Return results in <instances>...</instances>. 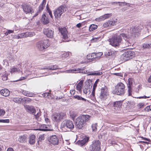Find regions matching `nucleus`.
I'll return each instance as SVG.
<instances>
[{
  "mask_svg": "<svg viewBox=\"0 0 151 151\" xmlns=\"http://www.w3.org/2000/svg\"><path fill=\"white\" fill-rule=\"evenodd\" d=\"M35 35V33L34 32H26L18 34L17 37L18 39L22 38L28 37H31Z\"/></svg>",
  "mask_w": 151,
  "mask_h": 151,
  "instance_id": "dca6fc26",
  "label": "nucleus"
},
{
  "mask_svg": "<svg viewBox=\"0 0 151 151\" xmlns=\"http://www.w3.org/2000/svg\"><path fill=\"white\" fill-rule=\"evenodd\" d=\"M101 143L99 140L93 141L92 144L90 147V151H100Z\"/></svg>",
  "mask_w": 151,
  "mask_h": 151,
  "instance_id": "0eeeda50",
  "label": "nucleus"
},
{
  "mask_svg": "<svg viewBox=\"0 0 151 151\" xmlns=\"http://www.w3.org/2000/svg\"><path fill=\"white\" fill-rule=\"evenodd\" d=\"M21 91L23 95L31 97L35 96V94L34 93L28 91L22 90Z\"/></svg>",
  "mask_w": 151,
  "mask_h": 151,
  "instance_id": "6ab92c4d",
  "label": "nucleus"
},
{
  "mask_svg": "<svg viewBox=\"0 0 151 151\" xmlns=\"http://www.w3.org/2000/svg\"><path fill=\"white\" fill-rule=\"evenodd\" d=\"M24 108L26 111L28 112L33 115L35 114L36 110L33 106L24 105Z\"/></svg>",
  "mask_w": 151,
  "mask_h": 151,
  "instance_id": "ddd939ff",
  "label": "nucleus"
},
{
  "mask_svg": "<svg viewBox=\"0 0 151 151\" xmlns=\"http://www.w3.org/2000/svg\"><path fill=\"white\" fill-rule=\"evenodd\" d=\"M67 124L66 120H65L63 121L61 124L60 125V128L62 129V130L64 131H68V129L67 128Z\"/></svg>",
  "mask_w": 151,
  "mask_h": 151,
  "instance_id": "aec40b11",
  "label": "nucleus"
},
{
  "mask_svg": "<svg viewBox=\"0 0 151 151\" xmlns=\"http://www.w3.org/2000/svg\"><path fill=\"white\" fill-rule=\"evenodd\" d=\"M89 139L88 137L84 138L83 139L78 142V143L81 146H83L87 143Z\"/></svg>",
  "mask_w": 151,
  "mask_h": 151,
  "instance_id": "7c9ffc66",
  "label": "nucleus"
},
{
  "mask_svg": "<svg viewBox=\"0 0 151 151\" xmlns=\"http://www.w3.org/2000/svg\"><path fill=\"white\" fill-rule=\"evenodd\" d=\"M122 104V101H119L115 102L114 103V106L115 107H117L120 108Z\"/></svg>",
  "mask_w": 151,
  "mask_h": 151,
  "instance_id": "f704fd0d",
  "label": "nucleus"
},
{
  "mask_svg": "<svg viewBox=\"0 0 151 151\" xmlns=\"http://www.w3.org/2000/svg\"><path fill=\"white\" fill-rule=\"evenodd\" d=\"M132 87H128V95L130 96L132 95Z\"/></svg>",
  "mask_w": 151,
  "mask_h": 151,
  "instance_id": "8fccbe9b",
  "label": "nucleus"
},
{
  "mask_svg": "<svg viewBox=\"0 0 151 151\" xmlns=\"http://www.w3.org/2000/svg\"><path fill=\"white\" fill-rule=\"evenodd\" d=\"M97 27V26L95 24H91L90 26L89 27V30L90 31H93L96 29Z\"/></svg>",
  "mask_w": 151,
  "mask_h": 151,
  "instance_id": "58836bf2",
  "label": "nucleus"
},
{
  "mask_svg": "<svg viewBox=\"0 0 151 151\" xmlns=\"http://www.w3.org/2000/svg\"><path fill=\"white\" fill-rule=\"evenodd\" d=\"M70 115L71 116L73 119H74L77 116L76 114L74 112H72L70 114Z\"/></svg>",
  "mask_w": 151,
  "mask_h": 151,
  "instance_id": "6e6d98bb",
  "label": "nucleus"
},
{
  "mask_svg": "<svg viewBox=\"0 0 151 151\" xmlns=\"http://www.w3.org/2000/svg\"><path fill=\"white\" fill-rule=\"evenodd\" d=\"M46 0H43L41 4L40 5L45 7V4H46Z\"/></svg>",
  "mask_w": 151,
  "mask_h": 151,
  "instance_id": "69168bd1",
  "label": "nucleus"
},
{
  "mask_svg": "<svg viewBox=\"0 0 151 151\" xmlns=\"http://www.w3.org/2000/svg\"><path fill=\"white\" fill-rule=\"evenodd\" d=\"M32 101V99L29 98L24 97L22 98V104L24 106L25 104H29Z\"/></svg>",
  "mask_w": 151,
  "mask_h": 151,
  "instance_id": "cd10ccee",
  "label": "nucleus"
},
{
  "mask_svg": "<svg viewBox=\"0 0 151 151\" xmlns=\"http://www.w3.org/2000/svg\"><path fill=\"white\" fill-rule=\"evenodd\" d=\"M49 142L52 144L55 145H58L59 143V140L57 136L53 135L50 136L48 139Z\"/></svg>",
  "mask_w": 151,
  "mask_h": 151,
  "instance_id": "f8f14e48",
  "label": "nucleus"
},
{
  "mask_svg": "<svg viewBox=\"0 0 151 151\" xmlns=\"http://www.w3.org/2000/svg\"><path fill=\"white\" fill-rule=\"evenodd\" d=\"M9 58L8 57L7 58L4 60H3L4 62V65H5L6 66H9Z\"/></svg>",
  "mask_w": 151,
  "mask_h": 151,
  "instance_id": "ea45409f",
  "label": "nucleus"
},
{
  "mask_svg": "<svg viewBox=\"0 0 151 151\" xmlns=\"http://www.w3.org/2000/svg\"><path fill=\"white\" fill-rule=\"evenodd\" d=\"M59 32L62 35V38L64 39H66L68 38V33L67 29L65 27L59 28Z\"/></svg>",
  "mask_w": 151,
  "mask_h": 151,
  "instance_id": "2eb2a0df",
  "label": "nucleus"
},
{
  "mask_svg": "<svg viewBox=\"0 0 151 151\" xmlns=\"http://www.w3.org/2000/svg\"><path fill=\"white\" fill-rule=\"evenodd\" d=\"M49 126L47 125L43 124L40 126L39 128L36 129V130L46 131L50 130L48 128Z\"/></svg>",
  "mask_w": 151,
  "mask_h": 151,
  "instance_id": "a211bd4d",
  "label": "nucleus"
},
{
  "mask_svg": "<svg viewBox=\"0 0 151 151\" xmlns=\"http://www.w3.org/2000/svg\"><path fill=\"white\" fill-rule=\"evenodd\" d=\"M91 116L88 115H82L77 118L76 127L79 129H82L83 127L90 122Z\"/></svg>",
  "mask_w": 151,
  "mask_h": 151,
  "instance_id": "f257e3e1",
  "label": "nucleus"
},
{
  "mask_svg": "<svg viewBox=\"0 0 151 151\" xmlns=\"http://www.w3.org/2000/svg\"><path fill=\"white\" fill-rule=\"evenodd\" d=\"M96 53H92L91 54H90V56H93V58L94 61H95L96 59L98 58L97 56Z\"/></svg>",
  "mask_w": 151,
  "mask_h": 151,
  "instance_id": "de8ad7c7",
  "label": "nucleus"
},
{
  "mask_svg": "<svg viewBox=\"0 0 151 151\" xmlns=\"http://www.w3.org/2000/svg\"><path fill=\"white\" fill-rule=\"evenodd\" d=\"M125 86L122 83H118L115 86L114 92L117 95H121L124 94L125 92Z\"/></svg>",
  "mask_w": 151,
  "mask_h": 151,
  "instance_id": "39448f33",
  "label": "nucleus"
},
{
  "mask_svg": "<svg viewBox=\"0 0 151 151\" xmlns=\"http://www.w3.org/2000/svg\"><path fill=\"white\" fill-rule=\"evenodd\" d=\"M5 111L2 109H1L0 108V116H3L5 113Z\"/></svg>",
  "mask_w": 151,
  "mask_h": 151,
  "instance_id": "864d4df0",
  "label": "nucleus"
},
{
  "mask_svg": "<svg viewBox=\"0 0 151 151\" xmlns=\"http://www.w3.org/2000/svg\"><path fill=\"white\" fill-rule=\"evenodd\" d=\"M12 99L16 103L22 104V98L14 97L12 98Z\"/></svg>",
  "mask_w": 151,
  "mask_h": 151,
  "instance_id": "c756f323",
  "label": "nucleus"
},
{
  "mask_svg": "<svg viewBox=\"0 0 151 151\" xmlns=\"http://www.w3.org/2000/svg\"><path fill=\"white\" fill-rule=\"evenodd\" d=\"M128 39L126 40H125V42H124L125 43V46L126 47L130 46L131 45V44L129 42Z\"/></svg>",
  "mask_w": 151,
  "mask_h": 151,
  "instance_id": "09e8293b",
  "label": "nucleus"
},
{
  "mask_svg": "<svg viewBox=\"0 0 151 151\" xmlns=\"http://www.w3.org/2000/svg\"><path fill=\"white\" fill-rule=\"evenodd\" d=\"M19 68L16 67H14L11 69L10 72L12 73H15L16 72L19 71Z\"/></svg>",
  "mask_w": 151,
  "mask_h": 151,
  "instance_id": "a19ab883",
  "label": "nucleus"
},
{
  "mask_svg": "<svg viewBox=\"0 0 151 151\" xmlns=\"http://www.w3.org/2000/svg\"><path fill=\"white\" fill-rule=\"evenodd\" d=\"M85 69V67H84ZM85 69H84V70ZM82 70H78L79 72H78L79 73H82L83 74H87L88 76H100L102 74V72L100 71H95L92 72V71H89L87 70H85L84 71Z\"/></svg>",
  "mask_w": 151,
  "mask_h": 151,
  "instance_id": "9d476101",
  "label": "nucleus"
},
{
  "mask_svg": "<svg viewBox=\"0 0 151 151\" xmlns=\"http://www.w3.org/2000/svg\"><path fill=\"white\" fill-rule=\"evenodd\" d=\"M35 137L36 136L34 134H32L30 136L29 142L30 144L33 145L35 143Z\"/></svg>",
  "mask_w": 151,
  "mask_h": 151,
  "instance_id": "c85d7f7f",
  "label": "nucleus"
},
{
  "mask_svg": "<svg viewBox=\"0 0 151 151\" xmlns=\"http://www.w3.org/2000/svg\"><path fill=\"white\" fill-rule=\"evenodd\" d=\"M66 7L61 6L54 10V14L55 18L57 19L60 18L62 14L66 10Z\"/></svg>",
  "mask_w": 151,
  "mask_h": 151,
  "instance_id": "423d86ee",
  "label": "nucleus"
},
{
  "mask_svg": "<svg viewBox=\"0 0 151 151\" xmlns=\"http://www.w3.org/2000/svg\"><path fill=\"white\" fill-rule=\"evenodd\" d=\"M44 134L40 135L39 137V141H41L44 139Z\"/></svg>",
  "mask_w": 151,
  "mask_h": 151,
  "instance_id": "4d7b16f0",
  "label": "nucleus"
},
{
  "mask_svg": "<svg viewBox=\"0 0 151 151\" xmlns=\"http://www.w3.org/2000/svg\"><path fill=\"white\" fill-rule=\"evenodd\" d=\"M46 8L47 9V12H48L49 13V15H50V17L51 18H52L53 16H52V14L51 11V10H50V9L49 8V6H48V4H47V5Z\"/></svg>",
  "mask_w": 151,
  "mask_h": 151,
  "instance_id": "37998d69",
  "label": "nucleus"
},
{
  "mask_svg": "<svg viewBox=\"0 0 151 151\" xmlns=\"http://www.w3.org/2000/svg\"><path fill=\"white\" fill-rule=\"evenodd\" d=\"M41 21L45 24H47L49 23V19L44 14L42 15L41 18Z\"/></svg>",
  "mask_w": 151,
  "mask_h": 151,
  "instance_id": "2f4dec72",
  "label": "nucleus"
},
{
  "mask_svg": "<svg viewBox=\"0 0 151 151\" xmlns=\"http://www.w3.org/2000/svg\"><path fill=\"white\" fill-rule=\"evenodd\" d=\"M44 7H44L43 6L40 5V6L38 7V11H39L40 12H42V10L44 8Z\"/></svg>",
  "mask_w": 151,
  "mask_h": 151,
  "instance_id": "680f3d73",
  "label": "nucleus"
},
{
  "mask_svg": "<svg viewBox=\"0 0 151 151\" xmlns=\"http://www.w3.org/2000/svg\"><path fill=\"white\" fill-rule=\"evenodd\" d=\"M142 47L143 49L151 48V43L146 42L143 44L142 45Z\"/></svg>",
  "mask_w": 151,
  "mask_h": 151,
  "instance_id": "72a5a7b5",
  "label": "nucleus"
},
{
  "mask_svg": "<svg viewBox=\"0 0 151 151\" xmlns=\"http://www.w3.org/2000/svg\"><path fill=\"white\" fill-rule=\"evenodd\" d=\"M127 103L129 106H133L135 104V102L133 101H128L127 102Z\"/></svg>",
  "mask_w": 151,
  "mask_h": 151,
  "instance_id": "c03bdc74",
  "label": "nucleus"
},
{
  "mask_svg": "<svg viewBox=\"0 0 151 151\" xmlns=\"http://www.w3.org/2000/svg\"><path fill=\"white\" fill-rule=\"evenodd\" d=\"M84 69V68H76L65 70V72L66 73H74V71H78V70H82Z\"/></svg>",
  "mask_w": 151,
  "mask_h": 151,
  "instance_id": "5701e85b",
  "label": "nucleus"
},
{
  "mask_svg": "<svg viewBox=\"0 0 151 151\" xmlns=\"http://www.w3.org/2000/svg\"><path fill=\"white\" fill-rule=\"evenodd\" d=\"M135 55L134 52L132 51H128L125 52L122 55V57L124 60H128L132 59Z\"/></svg>",
  "mask_w": 151,
  "mask_h": 151,
  "instance_id": "6e6552de",
  "label": "nucleus"
},
{
  "mask_svg": "<svg viewBox=\"0 0 151 151\" xmlns=\"http://www.w3.org/2000/svg\"><path fill=\"white\" fill-rule=\"evenodd\" d=\"M27 136L26 135H23L19 137L18 140L20 143H24L26 142Z\"/></svg>",
  "mask_w": 151,
  "mask_h": 151,
  "instance_id": "bb28decb",
  "label": "nucleus"
},
{
  "mask_svg": "<svg viewBox=\"0 0 151 151\" xmlns=\"http://www.w3.org/2000/svg\"><path fill=\"white\" fill-rule=\"evenodd\" d=\"M99 79H97L93 85V86L94 87H96L97 86V84L98 82H99Z\"/></svg>",
  "mask_w": 151,
  "mask_h": 151,
  "instance_id": "338daca9",
  "label": "nucleus"
},
{
  "mask_svg": "<svg viewBox=\"0 0 151 151\" xmlns=\"http://www.w3.org/2000/svg\"><path fill=\"white\" fill-rule=\"evenodd\" d=\"M44 34L49 38H52L54 35V32L49 28H45L43 30Z\"/></svg>",
  "mask_w": 151,
  "mask_h": 151,
  "instance_id": "4468645a",
  "label": "nucleus"
},
{
  "mask_svg": "<svg viewBox=\"0 0 151 151\" xmlns=\"http://www.w3.org/2000/svg\"><path fill=\"white\" fill-rule=\"evenodd\" d=\"M96 21L97 22H100L104 20L103 17L102 16L96 18L95 19Z\"/></svg>",
  "mask_w": 151,
  "mask_h": 151,
  "instance_id": "3c124183",
  "label": "nucleus"
},
{
  "mask_svg": "<svg viewBox=\"0 0 151 151\" xmlns=\"http://www.w3.org/2000/svg\"><path fill=\"white\" fill-rule=\"evenodd\" d=\"M22 8L26 14L32 13L33 9L32 7L30 6L27 5H24L22 6Z\"/></svg>",
  "mask_w": 151,
  "mask_h": 151,
  "instance_id": "f3484780",
  "label": "nucleus"
},
{
  "mask_svg": "<svg viewBox=\"0 0 151 151\" xmlns=\"http://www.w3.org/2000/svg\"><path fill=\"white\" fill-rule=\"evenodd\" d=\"M9 120L7 119H0V122L2 123H9Z\"/></svg>",
  "mask_w": 151,
  "mask_h": 151,
  "instance_id": "13d9d810",
  "label": "nucleus"
},
{
  "mask_svg": "<svg viewBox=\"0 0 151 151\" xmlns=\"http://www.w3.org/2000/svg\"><path fill=\"white\" fill-rule=\"evenodd\" d=\"M69 55V54L68 52H66L64 53L62 57L65 58H66L68 57Z\"/></svg>",
  "mask_w": 151,
  "mask_h": 151,
  "instance_id": "052dcab7",
  "label": "nucleus"
},
{
  "mask_svg": "<svg viewBox=\"0 0 151 151\" xmlns=\"http://www.w3.org/2000/svg\"><path fill=\"white\" fill-rule=\"evenodd\" d=\"M118 36L120 37L121 38L122 37L125 40L129 39V38H130L132 37L130 33L129 34V33H121Z\"/></svg>",
  "mask_w": 151,
  "mask_h": 151,
  "instance_id": "412c9836",
  "label": "nucleus"
},
{
  "mask_svg": "<svg viewBox=\"0 0 151 151\" xmlns=\"http://www.w3.org/2000/svg\"><path fill=\"white\" fill-rule=\"evenodd\" d=\"M113 54V52L110 50H108L104 53V55L106 57L112 55Z\"/></svg>",
  "mask_w": 151,
  "mask_h": 151,
  "instance_id": "c9c22d12",
  "label": "nucleus"
},
{
  "mask_svg": "<svg viewBox=\"0 0 151 151\" xmlns=\"http://www.w3.org/2000/svg\"><path fill=\"white\" fill-rule=\"evenodd\" d=\"M90 54L87 55V58L89 60H91V61H94L93 58V56H90Z\"/></svg>",
  "mask_w": 151,
  "mask_h": 151,
  "instance_id": "bf43d9fd",
  "label": "nucleus"
},
{
  "mask_svg": "<svg viewBox=\"0 0 151 151\" xmlns=\"http://www.w3.org/2000/svg\"><path fill=\"white\" fill-rule=\"evenodd\" d=\"M134 79L132 78H129L128 79V87H132L133 83L134 82Z\"/></svg>",
  "mask_w": 151,
  "mask_h": 151,
  "instance_id": "4c0bfd02",
  "label": "nucleus"
},
{
  "mask_svg": "<svg viewBox=\"0 0 151 151\" xmlns=\"http://www.w3.org/2000/svg\"><path fill=\"white\" fill-rule=\"evenodd\" d=\"M73 99H76L82 102H85L87 101L86 99L79 95H75L73 96Z\"/></svg>",
  "mask_w": 151,
  "mask_h": 151,
  "instance_id": "b1692460",
  "label": "nucleus"
},
{
  "mask_svg": "<svg viewBox=\"0 0 151 151\" xmlns=\"http://www.w3.org/2000/svg\"><path fill=\"white\" fill-rule=\"evenodd\" d=\"M66 121H67L68 131L74 128V126L72 121L68 120H66Z\"/></svg>",
  "mask_w": 151,
  "mask_h": 151,
  "instance_id": "4be33fe9",
  "label": "nucleus"
},
{
  "mask_svg": "<svg viewBox=\"0 0 151 151\" xmlns=\"http://www.w3.org/2000/svg\"><path fill=\"white\" fill-rule=\"evenodd\" d=\"M112 16V14H105L103 15H102L103 19L104 20L105 19H108L110 17H111Z\"/></svg>",
  "mask_w": 151,
  "mask_h": 151,
  "instance_id": "79ce46f5",
  "label": "nucleus"
},
{
  "mask_svg": "<svg viewBox=\"0 0 151 151\" xmlns=\"http://www.w3.org/2000/svg\"><path fill=\"white\" fill-rule=\"evenodd\" d=\"M64 116L63 113H55L53 115L52 119L54 122H59L63 119Z\"/></svg>",
  "mask_w": 151,
  "mask_h": 151,
  "instance_id": "9b49d317",
  "label": "nucleus"
},
{
  "mask_svg": "<svg viewBox=\"0 0 151 151\" xmlns=\"http://www.w3.org/2000/svg\"><path fill=\"white\" fill-rule=\"evenodd\" d=\"M119 3V5L121 6H124L127 5V3H125L124 2H118Z\"/></svg>",
  "mask_w": 151,
  "mask_h": 151,
  "instance_id": "5fc2aeb1",
  "label": "nucleus"
},
{
  "mask_svg": "<svg viewBox=\"0 0 151 151\" xmlns=\"http://www.w3.org/2000/svg\"><path fill=\"white\" fill-rule=\"evenodd\" d=\"M8 76L7 75L5 74L3 76H2V79L3 81H5L7 79Z\"/></svg>",
  "mask_w": 151,
  "mask_h": 151,
  "instance_id": "e2e57ef3",
  "label": "nucleus"
},
{
  "mask_svg": "<svg viewBox=\"0 0 151 151\" xmlns=\"http://www.w3.org/2000/svg\"><path fill=\"white\" fill-rule=\"evenodd\" d=\"M100 38V37H94L91 40L92 42H96Z\"/></svg>",
  "mask_w": 151,
  "mask_h": 151,
  "instance_id": "0e129e2a",
  "label": "nucleus"
},
{
  "mask_svg": "<svg viewBox=\"0 0 151 151\" xmlns=\"http://www.w3.org/2000/svg\"><path fill=\"white\" fill-rule=\"evenodd\" d=\"M97 56L98 58L100 57L101 56L103 55V53L102 52H100L99 53H96Z\"/></svg>",
  "mask_w": 151,
  "mask_h": 151,
  "instance_id": "774afa93",
  "label": "nucleus"
},
{
  "mask_svg": "<svg viewBox=\"0 0 151 151\" xmlns=\"http://www.w3.org/2000/svg\"><path fill=\"white\" fill-rule=\"evenodd\" d=\"M42 95L44 97L50 98V94L49 93H45L43 94Z\"/></svg>",
  "mask_w": 151,
  "mask_h": 151,
  "instance_id": "603ef678",
  "label": "nucleus"
},
{
  "mask_svg": "<svg viewBox=\"0 0 151 151\" xmlns=\"http://www.w3.org/2000/svg\"><path fill=\"white\" fill-rule=\"evenodd\" d=\"M107 24H108V26H111L115 25V22L113 21H109L107 22Z\"/></svg>",
  "mask_w": 151,
  "mask_h": 151,
  "instance_id": "a18cd8bd",
  "label": "nucleus"
},
{
  "mask_svg": "<svg viewBox=\"0 0 151 151\" xmlns=\"http://www.w3.org/2000/svg\"><path fill=\"white\" fill-rule=\"evenodd\" d=\"M58 67L57 65H55L48 67L47 68H41V69H47L49 70H55L58 69Z\"/></svg>",
  "mask_w": 151,
  "mask_h": 151,
  "instance_id": "473e14b6",
  "label": "nucleus"
},
{
  "mask_svg": "<svg viewBox=\"0 0 151 151\" xmlns=\"http://www.w3.org/2000/svg\"><path fill=\"white\" fill-rule=\"evenodd\" d=\"M143 28L142 25L138 26H132L130 29V34L132 37H138L140 34L141 30Z\"/></svg>",
  "mask_w": 151,
  "mask_h": 151,
  "instance_id": "f03ea898",
  "label": "nucleus"
},
{
  "mask_svg": "<svg viewBox=\"0 0 151 151\" xmlns=\"http://www.w3.org/2000/svg\"><path fill=\"white\" fill-rule=\"evenodd\" d=\"M37 49L40 51H43L50 45L49 41L48 40L39 41L36 43Z\"/></svg>",
  "mask_w": 151,
  "mask_h": 151,
  "instance_id": "7ed1b4c3",
  "label": "nucleus"
},
{
  "mask_svg": "<svg viewBox=\"0 0 151 151\" xmlns=\"http://www.w3.org/2000/svg\"><path fill=\"white\" fill-rule=\"evenodd\" d=\"M0 92L1 95L5 96H8L9 95V91L7 89H2Z\"/></svg>",
  "mask_w": 151,
  "mask_h": 151,
  "instance_id": "a878e982",
  "label": "nucleus"
},
{
  "mask_svg": "<svg viewBox=\"0 0 151 151\" xmlns=\"http://www.w3.org/2000/svg\"><path fill=\"white\" fill-rule=\"evenodd\" d=\"M92 87V86H91L90 84L88 83L85 86V88L83 90V92L85 94H87L88 92H89L91 90V88Z\"/></svg>",
  "mask_w": 151,
  "mask_h": 151,
  "instance_id": "393cba45",
  "label": "nucleus"
},
{
  "mask_svg": "<svg viewBox=\"0 0 151 151\" xmlns=\"http://www.w3.org/2000/svg\"><path fill=\"white\" fill-rule=\"evenodd\" d=\"M101 93L99 95V98L101 100H106L107 98L108 95V89L106 87H102L101 89Z\"/></svg>",
  "mask_w": 151,
  "mask_h": 151,
  "instance_id": "1a4fd4ad",
  "label": "nucleus"
},
{
  "mask_svg": "<svg viewBox=\"0 0 151 151\" xmlns=\"http://www.w3.org/2000/svg\"><path fill=\"white\" fill-rule=\"evenodd\" d=\"M83 81H80L77 85L76 88L79 91H81V88L83 83Z\"/></svg>",
  "mask_w": 151,
  "mask_h": 151,
  "instance_id": "e433bc0d",
  "label": "nucleus"
},
{
  "mask_svg": "<svg viewBox=\"0 0 151 151\" xmlns=\"http://www.w3.org/2000/svg\"><path fill=\"white\" fill-rule=\"evenodd\" d=\"M122 40L120 37L114 36L109 39L110 44L114 47H118L121 44Z\"/></svg>",
  "mask_w": 151,
  "mask_h": 151,
  "instance_id": "20e7f679",
  "label": "nucleus"
},
{
  "mask_svg": "<svg viewBox=\"0 0 151 151\" xmlns=\"http://www.w3.org/2000/svg\"><path fill=\"white\" fill-rule=\"evenodd\" d=\"M97 124H93L91 125V128L93 131H96L97 130Z\"/></svg>",
  "mask_w": 151,
  "mask_h": 151,
  "instance_id": "49530a36",
  "label": "nucleus"
}]
</instances>
